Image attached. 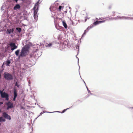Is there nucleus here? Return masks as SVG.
<instances>
[{"label":"nucleus","instance_id":"obj_11","mask_svg":"<svg viewBox=\"0 0 133 133\" xmlns=\"http://www.w3.org/2000/svg\"><path fill=\"white\" fill-rule=\"evenodd\" d=\"M29 56L30 59H31V58L33 59H35V56L33 54H30Z\"/></svg>","mask_w":133,"mask_h":133},{"label":"nucleus","instance_id":"obj_24","mask_svg":"<svg viewBox=\"0 0 133 133\" xmlns=\"http://www.w3.org/2000/svg\"><path fill=\"white\" fill-rule=\"evenodd\" d=\"M43 114V113L42 112H41V113H40V115H39V116L38 117H39V116H40L41 115H42V114Z\"/></svg>","mask_w":133,"mask_h":133},{"label":"nucleus","instance_id":"obj_27","mask_svg":"<svg viewBox=\"0 0 133 133\" xmlns=\"http://www.w3.org/2000/svg\"><path fill=\"white\" fill-rule=\"evenodd\" d=\"M16 2H17L18 0H14Z\"/></svg>","mask_w":133,"mask_h":133},{"label":"nucleus","instance_id":"obj_28","mask_svg":"<svg viewBox=\"0 0 133 133\" xmlns=\"http://www.w3.org/2000/svg\"><path fill=\"white\" fill-rule=\"evenodd\" d=\"M89 95H88V96H87V97H89Z\"/></svg>","mask_w":133,"mask_h":133},{"label":"nucleus","instance_id":"obj_17","mask_svg":"<svg viewBox=\"0 0 133 133\" xmlns=\"http://www.w3.org/2000/svg\"><path fill=\"white\" fill-rule=\"evenodd\" d=\"M11 62L9 61H7V65H9V64H10Z\"/></svg>","mask_w":133,"mask_h":133},{"label":"nucleus","instance_id":"obj_9","mask_svg":"<svg viewBox=\"0 0 133 133\" xmlns=\"http://www.w3.org/2000/svg\"><path fill=\"white\" fill-rule=\"evenodd\" d=\"M14 98L13 99V101H15L16 100V97H17V95L16 91L15 90L14 91Z\"/></svg>","mask_w":133,"mask_h":133},{"label":"nucleus","instance_id":"obj_8","mask_svg":"<svg viewBox=\"0 0 133 133\" xmlns=\"http://www.w3.org/2000/svg\"><path fill=\"white\" fill-rule=\"evenodd\" d=\"M105 21H96L93 24L95 25H96L99 23L104 22Z\"/></svg>","mask_w":133,"mask_h":133},{"label":"nucleus","instance_id":"obj_15","mask_svg":"<svg viewBox=\"0 0 133 133\" xmlns=\"http://www.w3.org/2000/svg\"><path fill=\"white\" fill-rule=\"evenodd\" d=\"M19 52V50H18L15 51V54L17 56H18V55Z\"/></svg>","mask_w":133,"mask_h":133},{"label":"nucleus","instance_id":"obj_29","mask_svg":"<svg viewBox=\"0 0 133 133\" xmlns=\"http://www.w3.org/2000/svg\"><path fill=\"white\" fill-rule=\"evenodd\" d=\"M1 125V123H0V125Z\"/></svg>","mask_w":133,"mask_h":133},{"label":"nucleus","instance_id":"obj_12","mask_svg":"<svg viewBox=\"0 0 133 133\" xmlns=\"http://www.w3.org/2000/svg\"><path fill=\"white\" fill-rule=\"evenodd\" d=\"M62 23L64 28L65 29H66L67 28V26L65 22L64 21H62Z\"/></svg>","mask_w":133,"mask_h":133},{"label":"nucleus","instance_id":"obj_6","mask_svg":"<svg viewBox=\"0 0 133 133\" xmlns=\"http://www.w3.org/2000/svg\"><path fill=\"white\" fill-rule=\"evenodd\" d=\"M3 116L4 118L9 120L11 119L10 116L6 114V112H4L3 113Z\"/></svg>","mask_w":133,"mask_h":133},{"label":"nucleus","instance_id":"obj_20","mask_svg":"<svg viewBox=\"0 0 133 133\" xmlns=\"http://www.w3.org/2000/svg\"><path fill=\"white\" fill-rule=\"evenodd\" d=\"M15 85L17 87H19V85L18 84L17 82L16 83Z\"/></svg>","mask_w":133,"mask_h":133},{"label":"nucleus","instance_id":"obj_14","mask_svg":"<svg viewBox=\"0 0 133 133\" xmlns=\"http://www.w3.org/2000/svg\"><path fill=\"white\" fill-rule=\"evenodd\" d=\"M34 18L36 20H37L38 18V16L37 14H34Z\"/></svg>","mask_w":133,"mask_h":133},{"label":"nucleus","instance_id":"obj_13","mask_svg":"<svg viewBox=\"0 0 133 133\" xmlns=\"http://www.w3.org/2000/svg\"><path fill=\"white\" fill-rule=\"evenodd\" d=\"M5 119H4L3 117H0V122H5Z\"/></svg>","mask_w":133,"mask_h":133},{"label":"nucleus","instance_id":"obj_26","mask_svg":"<svg viewBox=\"0 0 133 133\" xmlns=\"http://www.w3.org/2000/svg\"><path fill=\"white\" fill-rule=\"evenodd\" d=\"M3 102H0V105L3 104Z\"/></svg>","mask_w":133,"mask_h":133},{"label":"nucleus","instance_id":"obj_23","mask_svg":"<svg viewBox=\"0 0 133 133\" xmlns=\"http://www.w3.org/2000/svg\"><path fill=\"white\" fill-rule=\"evenodd\" d=\"M93 27V25H91L90 27H88V28H91Z\"/></svg>","mask_w":133,"mask_h":133},{"label":"nucleus","instance_id":"obj_16","mask_svg":"<svg viewBox=\"0 0 133 133\" xmlns=\"http://www.w3.org/2000/svg\"><path fill=\"white\" fill-rule=\"evenodd\" d=\"M16 29L19 32H20L21 31V29L20 28H16Z\"/></svg>","mask_w":133,"mask_h":133},{"label":"nucleus","instance_id":"obj_3","mask_svg":"<svg viewBox=\"0 0 133 133\" xmlns=\"http://www.w3.org/2000/svg\"><path fill=\"white\" fill-rule=\"evenodd\" d=\"M3 90L0 91V93L1 97L2 98H5L6 100L8 101L9 99L8 95L5 92H3Z\"/></svg>","mask_w":133,"mask_h":133},{"label":"nucleus","instance_id":"obj_22","mask_svg":"<svg viewBox=\"0 0 133 133\" xmlns=\"http://www.w3.org/2000/svg\"><path fill=\"white\" fill-rule=\"evenodd\" d=\"M52 43H49L48 45V46L50 47V46H51L52 45Z\"/></svg>","mask_w":133,"mask_h":133},{"label":"nucleus","instance_id":"obj_25","mask_svg":"<svg viewBox=\"0 0 133 133\" xmlns=\"http://www.w3.org/2000/svg\"><path fill=\"white\" fill-rule=\"evenodd\" d=\"M112 13L113 14V16H114L115 15V14H115V12H112Z\"/></svg>","mask_w":133,"mask_h":133},{"label":"nucleus","instance_id":"obj_1","mask_svg":"<svg viewBox=\"0 0 133 133\" xmlns=\"http://www.w3.org/2000/svg\"><path fill=\"white\" fill-rule=\"evenodd\" d=\"M30 48V47L29 45H25L22 48L19 56L23 57L27 55L28 53Z\"/></svg>","mask_w":133,"mask_h":133},{"label":"nucleus","instance_id":"obj_7","mask_svg":"<svg viewBox=\"0 0 133 133\" xmlns=\"http://www.w3.org/2000/svg\"><path fill=\"white\" fill-rule=\"evenodd\" d=\"M14 31V29L12 28V29H8L6 31V33L7 34H11V33H13Z\"/></svg>","mask_w":133,"mask_h":133},{"label":"nucleus","instance_id":"obj_19","mask_svg":"<svg viewBox=\"0 0 133 133\" xmlns=\"http://www.w3.org/2000/svg\"><path fill=\"white\" fill-rule=\"evenodd\" d=\"M62 8V6H59V8H58V9L59 11H60Z\"/></svg>","mask_w":133,"mask_h":133},{"label":"nucleus","instance_id":"obj_2","mask_svg":"<svg viewBox=\"0 0 133 133\" xmlns=\"http://www.w3.org/2000/svg\"><path fill=\"white\" fill-rule=\"evenodd\" d=\"M4 77L6 79L8 80H12L13 79L12 75L7 72L4 73Z\"/></svg>","mask_w":133,"mask_h":133},{"label":"nucleus","instance_id":"obj_10","mask_svg":"<svg viewBox=\"0 0 133 133\" xmlns=\"http://www.w3.org/2000/svg\"><path fill=\"white\" fill-rule=\"evenodd\" d=\"M21 8V6L19 4H16L14 7V10H17V9H19Z\"/></svg>","mask_w":133,"mask_h":133},{"label":"nucleus","instance_id":"obj_18","mask_svg":"<svg viewBox=\"0 0 133 133\" xmlns=\"http://www.w3.org/2000/svg\"><path fill=\"white\" fill-rule=\"evenodd\" d=\"M37 11L36 10L34 11V14H37Z\"/></svg>","mask_w":133,"mask_h":133},{"label":"nucleus","instance_id":"obj_21","mask_svg":"<svg viewBox=\"0 0 133 133\" xmlns=\"http://www.w3.org/2000/svg\"><path fill=\"white\" fill-rule=\"evenodd\" d=\"M64 109V110L62 111V112H61V113H63L67 109Z\"/></svg>","mask_w":133,"mask_h":133},{"label":"nucleus","instance_id":"obj_4","mask_svg":"<svg viewBox=\"0 0 133 133\" xmlns=\"http://www.w3.org/2000/svg\"><path fill=\"white\" fill-rule=\"evenodd\" d=\"M6 105L7 106L6 109L7 110L14 107L13 104L11 102H9L6 103Z\"/></svg>","mask_w":133,"mask_h":133},{"label":"nucleus","instance_id":"obj_5","mask_svg":"<svg viewBox=\"0 0 133 133\" xmlns=\"http://www.w3.org/2000/svg\"><path fill=\"white\" fill-rule=\"evenodd\" d=\"M10 46L11 49L12 51H13L17 48V46L15 45L14 43H11L10 44Z\"/></svg>","mask_w":133,"mask_h":133}]
</instances>
